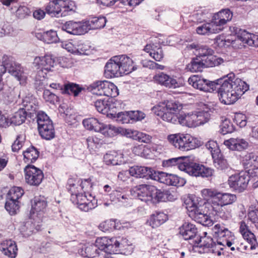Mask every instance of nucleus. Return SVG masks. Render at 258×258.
<instances>
[{"label": "nucleus", "mask_w": 258, "mask_h": 258, "mask_svg": "<svg viewBox=\"0 0 258 258\" xmlns=\"http://www.w3.org/2000/svg\"><path fill=\"white\" fill-rule=\"evenodd\" d=\"M218 82L219 86L217 90L219 99L226 105L234 103L249 89L248 85L241 79L236 78L233 73L228 74Z\"/></svg>", "instance_id": "f257e3e1"}, {"label": "nucleus", "mask_w": 258, "mask_h": 258, "mask_svg": "<svg viewBox=\"0 0 258 258\" xmlns=\"http://www.w3.org/2000/svg\"><path fill=\"white\" fill-rule=\"evenodd\" d=\"M182 109L181 104L175 100L167 101L160 103L152 108L153 112L160 117L163 120L172 123L179 122L182 125L191 127V113L181 114L179 112Z\"/></svg>", "instance_id": "f03ea898"}, {"label": "nucleus", "mask_w": 258, "mask_h": 258, "mask_svg": "<svg viewBox=\"0 0 258 258\" xmlns=\"http://www.w3.org/2000/svg\"><path fill=\"white\" fill-rule=\"evenodd\" d=\"M122 241L120 238L98 237L96 240L95 244L86 246L81 249L80 253L82 256L89 258L99 255L100 251L110 254L119 253L121 248L124 246Z\"/></svg>", "instance_id": "7ed1b4c3"}, {"label": "nucleus", "mask_w": 258, "mask_h": 258, "mask_svg": "<svg viewBox=\"0 0 258 258\" xmlns=\"http://www.w3.org/2000/svg\"><path fill=\"white\" fill-rule=\"evenodd\" d=\"M106 21L105 17L103 16L93 17L86 21H70L62 25V29L70 34L81 35L86 34L90 30L103 28Z\"/></svg>", "instance_id": "20e7f679"}, {"label": "nucleus", "mask_w": 258, "mask_h": 258, "mask_svg": "<svg viewBox=\"0 0 258 258\" xmlns=\"http://www.w3.org/2000/svg\"><path fill=\"white\" fill-rule=\"evenodd\" d=\"M133 64L132 59L126 55L114 56L106 63L105 72L111 78L120 77L134 70Z\"/></svg>", "instance_id": "39448f33"}, {"label": "nucleus", "mask_w": 258, "mask_h": 258, "mask_svg": "<svg viewBox=\"0 0 258 258\" xmlns=\"http://www.w3.org/2000/svg\"><path fill=\"white\" fill-rule=\"evenodd\" d=\"M45 11L51 17H66L75 12V4L70 0H52L45 6Z\"/></svg>", "instance_id": "423d86ee"}, {"label": "nucleus", "mask_w": 258, "mask_h": 258, "mask_svg": "<svg viewBox=\"0 0 258 258\" xmlns=\"http://www.w3.org/2000/svg\"><path fill=\"white\" fill-rule=\"evenodd\" d=\"M169 143L182 151H187L198 147L199 141L188 134H174L167 136Z\"/></svg>", "instance_id": "0eeeda50"}, {"label": "nucleus", "mask_w": 258, "mask_h": 258, "mask_svg": "<svg viewBox=\"0 0 258 258\" xmlns=\"http://www.w3.org/2000/svg\"><path fill=\"white\" fill-rule=\"evenodd\" d=\"M197 201V199L195 197L189 199L186 203L189 216L192 220L204 226L212 225L213 224L212 220L209 215L202 211V207L199 206Z\"/></svg>", "instance_id": "6e6552de"}, {"label": "nucleus", "mask_w": 258, "mask_h": 258, "mask_svg": "<svg viewBox=\"0 0 258 258\" xmlns=\"http://www.w3.org/2000/svg\"><path fill=\"white\" fill-rule=\"evenodd\" d=\"M6 71L15 77L20 84L25 85L27 80V74L24 72L21 65L9 58L4 64L0 66V76H2Z\"/></svg>", "instance_id": "1a4fd4ad"}, {"label": "nucleus", "mask_w": 258, "mask_h": 258, "mask_svg": "<svg viewBox=\"0 0 258 258\" xmlns=\"http://www.w3.org/2000/svg\"><path fill=\"white\" fill-rule=\"evenodd\" d=\"M38 128L41 137L46 140L54 138L55 131L52 121L47 115L44 112L37 115Z\"/></svg>", "instance_id": "9d476101"}, {"label": "nucleus", "mask_w": 258, "mask_h": 258, "mask_svg": "<svg viewBox=\"0 0 258 258\" xmlns=\"http://www.w3.org/2000/svg\"><path fill=\"white\" fill-rule=\"evenodd\" d=\"M195 244H197V246L202 248L203 252L211 253L218 256L221 255V251L225 245L221 241L216 242L211 237L206 236L199 238L198 237L197 240H195Z\"/></svg>", "instance_id": "9b49d317"}, {"label": "nucleus", "mask_w": 258, "mask_h": 258, "mask_svg": "<svg viewBox=\"0 0 258 258\" xmlns=\"http://www.w3.org/2000/svg\"><path fill=\"white\" fill-rule=\"evenodd\" d=\"M239 231L244 241L241 242L239 246H237L236 249L241 252L247 250L249 247L251 250L255 249L258 245L255 236L248 230L247 225L243 221L240 222Z\"/></svg>", "instance_id": "f8f14e48"}, {"label": "nucleus", "mask_w": 258, "mask_h": 258, "mask_svg": "<svg viewBox=\"0 0 258 258\" xmlns=\"http://www.w3.org/2000/svg\"><path fill=\"white\" fill-rule=\"evenodd\" d=\"M249 180V173L247 171H241L238 174L230 176L228 182L229 186L233 189L241 192L246 189Z\"/></svg>", "instance_id": "ddd939ff"}, {"label": "nucleus", "mask_w": 258, "mask_h": 258, "mask_svg": "<svg viewBox=\"0 0 258 258\" xmlns=\"http://www.w3.org/2000/svg\"><path fill=\"white\" fill-rule=\"evenodd\" d=\"M189 84L195 88L204 92H213L217 90L219 86V82L210 81L205 79H202L198 76L194 75L188 79Z\"/></svg>", "instance_id": "4468645a"}, {"label": "nucleus", "mask_w": 258, "mask_h": 258, "mask_svg": "<svg viewBox=\"0 0 258 258\" xmlns=\"http://www.w3.org/2000/svg\"><path fill=\"white\" fill-rule=\"evenodd\" d=\"M155 186L152 185L141 184L134 187L132 194L139 200L146 203L152 202Z\"/></svg>", "instance_id": "2eb2a0df"}, {"label": "nucleus", "mask_w": 258, "mask_h": 258, "mask_svg": "<svg viewBox=\"0 0 258 258\" xmlns=\"http://www.w3.org/2000/svg\"><path fill=\"white\" fill-rule=\"evenodd\" d=\"M24 172L26 182L30 185H39L44 178L42 171L34 165L26 166Z\"/></svg>", "instance_id": "dca6fc26"}, {"label": "nucleus", "mask_w": 258, "mask_h": 258, "mask_svg": "<svg viewBox=\"0 0 258 258\" xmlns=\"http://www.w3.org/2000/svg\"><path fill=\"white\" fill-rule=\"evenodd\" d=\"M47 202L44 197H35L32 202V209L30 211V218L32 219L40 218L42 220L41 213H43L46 209Z\"/></svg>", "instance_id": "f3484780"}, {"label": "nucleus", "mask_w": 258, "mask_h": 258, "mask_svg": "<svg viewBox=\"0 0 258 258\" xmlns=\"http://www.w3.org/2000/svg\"><path fill=\"white\" fill-rule=\"evenodd\" d=\"M154 179L166 185L172 186H180L182 182H184L182 178L176 175L163 172H158L157 174L156 173Z\"/></svg>", "instance_id": "a211bd4d"}, {"label": "nucleus", "mask_w": 258, "mask_h": 258, "mask_svg": "<svg viewBox=\"0 0 258 258\" xmlns=\"http://www.w3.org/2000/svg\"><path fill=\"white\" fill-rule=\"evenodd\" d=\"M232 18V13L229 9H224L220 11L215 14L212 18V20L220 32L223 30V26L225 25L228 21L231 20Z\"/></svg>", "instance_id": "6ab92c4d"}, {"label": "nucleus", "mask_w": 258, "mask_h": 258, "mask_svg": "<svg viewBox=\"0 0 258 258\" xmlns=\"http://www.w3.org/2000/svg\"><path fill=\"white\" fill-rule=\"evenodd\" d=\"M156 83L169 88H176L179 85L176 80L163 72L157 73L153 77Z\"/></svg>", "instance_id": "aec40b11"}, {"label": "nucleus", "mask_w": 258, "mask_h": 258, "mask_svg": "<svg viewBox=\"0 0 258 258\" xmlns=\"http://www.w3.org/2000/svg\"><path fill=\"white\" fill-rule=\"evenodd\" d=\"M131 175L139 178L154 179L155 171L150 167L135 166L131 167L128 170Z\"/></svg>", "instance_id": "412c9836"}, {"label": "nucleus", "mask_w": 258, "mask_h": 258, "mask_svg": "<svg viewBox=\"0 0 258 258\" xmlns=\"http://www.w3.org/2000/svg\"><path fill=\"white\" fill-rule=\"evenodd\" d=\"M42 220L39 218L37 219H32L31 218L30 221L26 222L20 227V230L21 234L24 237H28L31 235L35 230L38 231L41 227Z\"/></svg>", "instance_id": "4be33fe9"}, {"label": "nucleus", "mask_w": 258, "mask_h": 258, "mask_svg": "<svg viewBox=\"0 0 258 258\" xmlns=\"http://www.w3.org/2000/svg\"><path fill=\"white\" fill-rule=\"evenodd\" d=\"M181 171H184L189 175L199 176L202 164L194 162L190 157H185L183 165H181Z\"/></svg>", "instance_id": "5701e85b"}, {"label": "nucleus", "mask_w": 258, "mask_h": 258, "mask_svg": "<svg viewBox=\"0 0 258 258\" xmlns=\"http://www.w3.org/2000/svg\"><path fill=\"white\" fill-rule=\"evenodd\" d=\"M55 63L54 58L52 56L46 55L42 57H36L33 62V66L37 69H40L42 71L45 70L50 71Z\"/></svg>", "instance_id": "b1692460"}, {"label": "nucleus", "mask_w": 258, "mask_h": 258, "mask_svg": "<svg viewBox=\"0 0 258 258\" xmlns=\"http://www.w3.org/2000/svg\"><path fill=\"white\" fill-rule=\"evenodd\" d=\"M179 233L183 236L185 240L192 239L196 238L201 237L197 236L198 229L196 226L189 222H184L179 228ZM195 242V239L194 240Z\"/></svg>", "instance_id": "393cba45"}, {"label": "nucleus", "mask_w": 258, "mask_h": 258, "mask_svg": "<svg viewBox=\"0 0 258 258\" xmlns=\"http://www.w3.org/2000/svg\"><path fill=\"white\" fill-rule=\"evenodd\" d=\"M0 249L4 254L10 258H15L17 254L16 242L11 239L3 241L1 244Z\"/></svg>", "instance_id": "a878e982"}, {"label": "nucleus", "mask_w": 258, "mask_h": 258, "mask_svg": "<svg viewBox=\"0 0 258 258\" xmlns=\"http://www.w3.org/2000/svg\"><path fill=\"white\" fill-rule=\"evenodd\" d=\"M224 144L232 150L242 151L246 149L248 147L247 141L241 138H231L225 141Z\"/></svg>", "instance_id": "bb28decb"}, {"label": "nucleus", "mask_w": 258, "mask_h": 258, "mask_svg": "<svg viewBox=\"0 0 258 258\" xmlns=\"http://www.w3.org/2000/svg\"><path fill=\"white\" fill-rule=\"evenodd\" d=\"M236 200V196L234 194L221 192L219 191L215 206L225 207L232 204Z\"/></svg>", "instance_id": "cd10ccee"}, {"label": "nucleus", "mask_w": 258, "mask_h": 258, "mask_svg": "<svg viewBox=\"0 0 258 258\" xmlns=\"http://www.w3.org/2000/svg\"><path fill=\"white\" fill-rule=\"evenodd\" d=\"M241 164L245 168H258V156L253 152L248 153L241 158Z\"/></svg>", "instance_id": "c85d7f7f"}, {"label": "nucleus", "mask_w": 258, "mask_h": 258, "mask_svg": "<svg viewBox=\"0 0 258 258\" xmlns=\"http://www.w3.org/2000/svg\"><path fill=\"white\" fill-rule=\"evenodd\" d=\"M211 20L209 23H204L200 25L196 28V32L197 34L201 35H210L213 33H219V29L217 28Z\"/></svg>", "instance_id": "c756f323"}, {"label": "nucleus", "mask_w": 258, "mask_h": 258, "mask_svg": "<svg viewBox=\"0 0 258 258\" xmlns=\"http://www.w3.org/2000/svg\"><path fill=\"white\" fill-rule=\"evenodd\" d=\"M36 102V98L33 95H28L23 98L22 101L23 108L21 109L25 110L28 114H31L37 109Z\"/></svg>", "instance_id": "7c9ffc66"}, {"label": "nucleus", "mask_w": 258, "mask_h": 258, "mask_svg": "<svg viewBox=\"0 0 258 258\" xmlns=\"http://www.w3.org/2000/svg\"><path fill=\"white\" fill-rule=\"evenodd\" d=\"M144 50L149 53L156 61H160L164 57V54L159 45L147 44L144 48Z\"/></svg>", "instance_id": "2f4dec72"}, {"label": "nucleus", "mask_w": 258, "mask_h": 258, "mask_svg": "<svg viewBox=\"0 0 258 258\" xmlns=\"http://www.w3.org/2000/svg\"><path fill=\"white\" fill-rule=\"evenodd\" d=\"M238 38L244 44H247L249 46L258 47V35L243 31L240 35H238Z\"/></svg>", "instance_id": "473e14b6"}, {"label": "nucleus", "mask_w": 258, "mask_h": 258, "mask_svg": "<svg viewBox=\"0 0 258 258\" xmlns=\"http://www.w3.org/2000/svg\"><path fill=\"white\" fill-rule=\"evenodd\" d=\"M123 154H118L115 152L106 153L104 156V161L107 165H116L124 162Z\"/></svg>", "instance_id": "72a5a7b5"}, {"label": "nucleus", "mask_w": 258, "mask_h": 258, "mask_svg": "<svg viewBox=\"0 0 258 258\" xmlns=\"http://www.w3.org/2000/svg\"><path fill=\"white\" fill-rule=\"evenodd\" d=\"M28 115L25 110L19 109L9 118L10 125H20L22 124L25 122Z\"/></svg>", "instance_id": "f704fd0d"}, {"label": "nucleus", "mask_w": 258, "mask_h": 258, "mask_svg": "<svg viewBox=\"0 0 258 258\" xmlns=\"http://www.w3.org/2000/svg\"><path fill=\"white\" fill-rule=\"evenodd\" d=\"M99 133L106 137H113L121 133V128H118L110 124L102 123Z\"/></svg>", "instance_id": "c9c22d12"}, {"label": "nucleus", "mask_w": 258, "mask_h": 258, "mask_svg": "<svg viewBox=\"0 0 258 258\" xmlns=\"http://www.w3.org/2000/svg\"><path fill=\"white\" fill-rule=\"evenodd\" d=\"M24 161L26 163L34 162L38 158L39 152L34 146H31L23 151Z\"/></svg>", "instance_id": "e433bc0d"}, {"label": "nucleus", "mask_w": 258, "mask_h": 258, "mask_svg": "<svg viewBox=\"0 0 258 258\" xmlns=\"http://www.w3.org/2000/svg\"><path fill=\"white\" fill-rule=\"evenodd\" d=\"M167 219V215L164 213L156 212L151 215L149 222L153 228H156L164 223Z\"/></svg>", "instance_id": "4c0bfd02"}, {"label": "nucleus", "mask_w": 258, "mask_h": 258, "mask_svg": "<svg viewBox=\"0 0 258 258\" xmlns=\"http://www.w3.org/2000/svg\"><path fill=\"white\" fill-rule=\"evenodd\" d=\"M127 136L134 140L145 143H150L152 139L151 136L137 131L130 130L127 132Z\"/></svg>", "instance_id": "58836bf2"}, {"label": "nucleus", "mask_w": 258, "mask_h": 258, "mask_svg": "<svg viewBox=\"0 0 258 258\" xmlns=\"http://www.w3.org/2000/svg\"><path fill=\"white\" fill-rule=\"evenodd\" d=\"M102 123L97 118L94 117L86 118L83 120V125L87 130L94 131L96 132H99Z\"/></svg>", "instance_id": "ea45409f"}, {"label": "nucleus", "mask_w": 258, "mask_h": 258, "mask_svg": "<svg viewBox=\"0 0 258 258\" xmlns=\"http://www.w3.org/2000/svg\"><path fill=\"white\" fill-rule=\"evenodd\" d=\"M218 192V190L215 188H204L201 190V194L204 200H211L212 205L214 208Z\"/></svg>", "instance_id": "a19ab883"}, {"label": "nucleus", "mask_w": 258, "mask_h": 258, "mask_svg": "<svg viewBox=\"0 0 258 258\" xmlns=\"http://www.w3.org/2000/svg\"><path fill=\"white\" fill-rule=\"evenodd\" d=\"M218 237L220 240H222L221 242L228 247L235 244L234 236L227 228H224L223 231L220 232V234Z\"/></svg>", "instance_id": "79ce46f5"}, {"label": "nucleus", "mask_w": 258, "mask_h": 258, "mask_svg": "<svg viewBox=\"0 0 258 258\" xmlns=\"http://www.w3.org/2000/svg\"><path fill=\"white\" fill-rule=\"evenodd\" d=\"M155 189L152 203L159 202H166V201H170L172 199V195L167 190H161L158 189L155 186Z\"/></svg>", "instance_id": "37998d69"}, {"label": "nucleus", "mask_w": 258, "mask_h": 258, "mask_svg": "<svg viewBox=\"0 0 258 258\" xmlns=\"http://www.w3.org/2000/svg\"><path fill=\"white\" fill-rule=\"evenodd\" d=\"M185 156H181L176 158H170L164 160L162 165L165 168H170L177 166L179 169L181 170V165H183Z\"/></svg>", "instance_id": "c03bdc74"}, {"label": "nucleus", "mask_w": 258, "mask_h": 258, "mask_svg": "<svg viewBox=\"0 0 258 258\" xmlns=\"http://www.w3.org/2000/svg\"><path fill=\"white\" fill-rule=\"evenodd\" d=\"M82 89L83 88L79 85L69 82L64 85L62 94H73L75 96H77Z\"/></svg>", "instance_id": "a18cd8bd"}, {"label": "nucleus", "mask_w": 258, "mask_h": 258, "mask_svg": "<svg viewBox=\"0 0 258 258\" xmlns=\"http://www.w3.org/2000/svg\"><path fill=\"white\" fill-rule=\"evenodd\" d=\"M224 62V60L223 58L213 54H210L204 59V64L206 68L218 66Z\"/></svg>", "instance_id": "49530a36"}, {"label": "nucleus", "mask_w": 258, "mask_h": 258, "mask_svg": "<svg viewBox=\"0 0 258 258\" xmlns=\"http://www.w3.org/2000/svg\"><path fill=\"white\" fill-rule=\"evenodd\" d=\"M85 142L91 152H95L101 145V140L95 136L88 137L85 139Z\"/></svg>", "instance_id": "de8ad7c7"}, {"label": "nucleus", "mask_w": 258, "mask_h": 258, "mask_svg": "<svg viewBox=\"0 0 258 258\" xmlns=\"http://www.w3.org/2000/svg\"><path fill=\"white\" fill-rule=\"evenodd\" d=\"M38 35H40L42 41L48 44L56 43L59 40L56 32L53 30L43 32V34H38Z\"/></svg>", "instance_id": "09e8293b"}, {"label": "nucleus", "mask_w": 258, "mask_h": 258, "mask_svg": "<svg viewBox=\"0 0 258 258\" xmlns=\"http://www.w3.org/2000/svg\"><path fill=\"white\" fill-rule=\"evenodd\" d=\"M19 202L18 201L7 198V201L5 204V208L10 215L16 214L19 211Z\"/></svg>", "instance_id": "8fccbe9b"}, {"label": "nucleus", "mask_w": 258, "mask_h": 258, "mask_svg": "<svg viewBox=\"0 0 258 258\" xmlns=\"http://www.w3.org/2000/svg\"><path fill=\"white\" fill-rule=\"evenodd\" d=\"M214 53V51L206 45L200 46L195 52L196 56L200 57L202 59H204L210 54H213Z\"/></svg>", "instance_id": "3c124183"}, {"label": "nucleus", "mask_w": 258, "mask_h": 258, "mask_svg": "<svg viewBox=\"0 0 258 258\" xmlns=\"http://www.w3.org/2000/svg\"><path fill=\"white\" fill-rule=\"evenodd\" d=\"M94 106L99 112L104 114H107L110 108L108 102L104 100H96L94 102Z\"/></svg>", "instance_id": "603ef678"}, {"label": "nucleus", "mask_w": 258, "mask_h": 258, "mask_svg": "<svg viewBox=\"0 0 258 258\" xmlns=\"http://www.w3.org/2000/svg\"><path fill=\"white\" fill-rule=\"evenodd\" d=\"M204 59L196 56L192 58L189 69L192 72H201L203 67H205Z\"/></svg>", "instance_id": "864d4df0"}, {"label": "nucleus", "mask_w": 258, "mask_h": 258, "mask_svg": "<svg viewBox=\"0 0 258 258\" xmlns=\"http://www.w3.org/2000/svg\"><path fill=\"white\" fill-rule=\"evenodd\" d=\"M24 194L23 189L20 187L15 186L12 187L8 195V198L13 200L18 201Z\"/></svg>", "instance_id": "5fc2aeb1"}, {"label": "nucleus", "mask_w": 258, "mask_h": 258, "mask_svg": "<svg viewBox=\"0 0 258 258\" xmlns=\"http://www.w3.org/2000/svg\"><path fill=\"white\" fill-rule=\"evenodd\" d=\"M78 185L79 181H77L74 178H70L68 179L67 188L71 194L72 199H74V196L79 191Z\"/></svg>", "instance_id": "6e6d98bb"}, {"label": "nucleus", "mask_w": 258, "mask_h": 258, "mask_svg": "<svg viewBox=\"0 0 258 258\" xmlns=\"http://www.w3.org/2000/svg\"><path fill=\"white\" fill-rule=\"evenodd\" d=\"M105 81H97L92 83L88 89L92 92L93 94L97 95L102 96L101 90H103V86L105 83Z\"/></svg>", "instance_id": "4d7b16f0"}, {"label": "nucleus", "mask_w": 258, "mask_h": 258, "mask_svg": "<svg viewBox=\"0 0 258 258\" xmlns=\"http://www.w3.org/2000/svg\"><path fill=\"white\" fill-rule=\"evenodd\" d=\"M220 127L221 133L223 135L231 133L234 130L232 123L227 119L223 121L220 124Z\"/></svg>", "instance_id": "13d9d810"}, {"label": "nucleus", "mask_w": 258, "mask_h": 258, "mask_svg": "<svg viewBox=\"0 0 258 258\" xmlns=\"http://www.w3.org/2000/svg\"><path fill=\"white\" fill-rule=\"evenodd\" d=\"M206 147L210 151L213 158L220 155V150L216 142L210 141L206 143Z\"/></svg>", "instance_id": "bf43d9fd"}, {"label": "nucleus", "mask_w": 258, "mask_h": 258, "mask_svg": "<svg viewBox=\"0 0 258 258\" xmlns=\"http://www.w3.org/2000/svg\"><path fill=\"white\" fill-rule=\"evenodd\" d=\"M214 164L216 168L219 170H224L228 168V164L226 159L222 157V155H218L217 156L213 158Z\"/></svg>", "instance_id": "052dcab7"}, {"label": "nucleus", "mask_w": 258, "mask_h": 258, "mask_svg": "<svg viewBox=\"0 0 258 258\" xmlns=\"http://www.w3.org/2000/svg\"><path fill=\"white\" fill-rule=\"evenodd\" d=\"M43 96L45 101L49 102L52 104H55L59 101L58 97L48 89L44 90Z\"/></svg>", "instance_id": "680f3d73"}, {"label": "nucleus", "mask_w": 258, "mask_h": 258, "mask_svg": "<svg viewBox=\"0 0 258 258\" xmlns=\"http://www.w3.org/2000/svg\"><path fill=\"white\" fill-rule=\"evenodd\" d=\"M128 196L125 194H123L119 190H113L110 194V198L112 201H116L124 203L127 202L128 199Z\"/></svg>", "instance_id": "e2e57ef3"}, {"label": "nucleus", "mask_w": 258, "mask_h": 258, "mask_svg": "<svg viewBox=\"0 0 258 258\" xmlns=\"http://www.w3.org/2000/svg\"><path fill=\"white\" fill-rule=\"evenodd\" d=\"M200 125L207 122L210 119V113L208 110H201L196 112Z\"/></svg>", "instance_id": "0e129e2a"}, {"label": "nucleus", "mask_w": 258, "mask_h": 258, "mask_svg": "<svg viewBox=\"0 0 258 258\" xmlns=\"http://www.w3.org/2000/svg\"><path fill=\"white\" fill-rule=\"evenodd\" d=\"M216 214L219 218L225 221L228 220L231 218V211L225 207H220Z\"/></svg>", "instance_id": "69168bd1"}, {"label": "nucleus", "mask_w": 258, "mask_h": 258, "mask_svg": "<svg viewBox=\"0 0 258 258\" xmlns=\"http://www.w3.org/2000/svg\"><path fill=\"white\" fill-rule=\"evenodd\" d=\"M31 13L30 9L26 6H20L16 12L17 17L20 19H23L29 16Z\"/></svg>", "instance_id": "338daca9"}, {"label": "nucleus", "mask_w": 258, "mask_h": 258, "mask_svg": "<svg viewBox=\"0 0 258 258\" xmlns=\"http://www.w3.org/2000/svg\"><path fill=\"white\" fill-rule=\"evenodd\" d=\"M249 220L253 223H258V208L253 209L250 208L248 213Z\"/></svg>", "instance_id": "774afa93"}]
</instances>
